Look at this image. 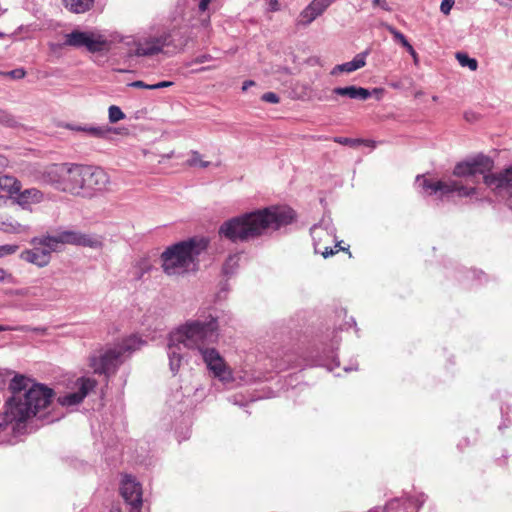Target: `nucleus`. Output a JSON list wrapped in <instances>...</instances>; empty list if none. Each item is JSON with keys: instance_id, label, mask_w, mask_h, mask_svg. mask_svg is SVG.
I'll return each mask as SVG.
<instances>
[{"instance_id": "1", "label": "nucleus", "mask_w": 512, "mask_h": 512, "mask_svg": "<svg viewBox=\"0 0 512 512\" xmlns=\"http://www.w3.org/2000/svg\"><path fill=\"white\" fill-rule=\"evenodd\" d=\"M295 218L288 206H270L233 217L219 228V234L231 242H248L286 226Z\"/></svg>"}, {"instance_id": "2", "label": "nucleus", "mask_w": 512, "mask_h": 512, "mask_svg": "<svg viewBox=\"0 0 512 512\" xmlns=\"http://www.w3.org/2000/svg\"><path fill=\"white\" fill-rule=\"evenodd\" d=\"M54 397V391L42 384H33L23 396H12L5 405L0 430L12 422H23L47 408Z\"/></svg>"}, {"instance_id": "3", "label": "nucleus", "mask_w": 512, "mask_h": 512, "mask_svg": "<svg viewBox=\"0 0 512 512\" xmlns=\"http://www.w3.org/2000/svg\"><path fill=\"white\" fill-rule=\"evenodd\" d=\"M494 167L493 160L483 154H479L467 161L458 163L453 170L457 177H474L482 175L484 183L489 187L505 189L512 203V165L499 173H490Z\"/></svg>"}, {"instance_id": "4", "label": "nucleus", "mask_w": 512, "mask_h": 512, "mask_svg": "<svg viewBox=\"0 0 512 512\" xmlns=\"http://www.w3.org/2000/svg\"><path fill=\"white\" fill-rule=\"evenodd\" d=\"M218 339V322L210 317L208 321L190 320L170 334L174 344L203 353Z\"/></svg>"}, {"instance_id": "5", "label": "nucleus", "mask_w": 512, "mask_h": 512, "mask_svg": "<svg viewBox=\"0 0 512 512\" xmlns=\"http://www.w3.org/2000/svg\"><path fill=\"white\" fill-rule=\"evenodd\" d=\"M205 239H189L176 243L161 254L162 268L168 276H180L187 273L195 265L197 256L206 249Z\"/></svg>"}, {"instance_id": "6", "label": "nucleus", "mask_w": 512, "mask_h": 512, "mask_svg": "<svg viewBox=\"0 0 512 512\" xmlns=\"http://www.w3.org/2000/svg\"><path fill=\"white\" fill-rule=\"evenodd\" d=\"M141 340L136 336H130L117 347L106 350L101 356L91 358V367L97 374L115 373L122 363V356L126 352H132L139 348Z\"/></svg>"}, {"instance_id": "7", "label": "nucleus", "mask_w": 512, "mask_h": 512, "mask_svg": "<svg viewBox=\"0 0 512 512\" xmlns=\"http://www.w3.org/2000/svg\"><path fill=\"white\" fill-rule=\"evenodd\" d=\"M34 243L49 246L50 249L58 250L59 245H76L90 248H97L101 245L100 241L91 235L81 233L79 231L66 230L59 232L57 235H42L34 240Z\"/></svg>"}, {"instance_id": "8", "label": "nucleus", "mask_w": 512, "mask_h": 512, "mask_svg": "<svg viewBox=\"0 0 512 512\" xmlns=\"http://www.w3.org/2000/svg\"><path fill=\"white\" fill-rule=\"evenodd\" d=\"M64 46L73 48H86L90 53H97L105 50L108 42L103 35L94 32L74 30L65 35Z\"/></svg>"}, {"instance_id": "9", "label": "nucleus", "mask_w": 512, "mask_h": 512, "mask_svg": "<svg viewBox=\"0 0 512 512\" xmlns=\"http://www.w3.org/2000/svg\"><path fill=\"white\" fill-rule=\"evenodd\" d=\"M21 209L16 205L0 203V230L10 234L26 233L29 226L21 221Z\"/></svg>"}, {"instance_id": "10", "label": "nucleus", "mask_w": 512, "mask_h": 512, "mask_svg": "<svg viewBox=\"0 0 512 512\" xmlns=\"http://www.w3.org/2000/svg\"><path fill=\"white\" fill-rule=\"evenodd\" d=\"M84 198L103 191L110 183L108 174L100 167L82 165Z\"/></svg>"}, {"instance_id": "11", "label": "nucleus", "mask_w": 512, "mask_h": 512, "mask_svg": "<svg viewBox=\"0 0 512 512\" xmlns=\"http://www.w3.org/2000/svg\"><path fill=\"white\" fill-rule=\"evenodd\" d=\"M422 187L430 195L440 192L441 195H446L452 192H457L460 196H469L475 192L474 188H468L459 183L458 181H432L424 179Z\"/></svg>"}, {"instance_id": "12", "label": "nucleus", "mask_w": 512, "mask_h": 512, "mask_svg": "<svg viewBox=\"0 0 512 512\" xmlns=\"http://www.w3.org/2000/svg\"><path fill=\"white\" fill-rule=\"evenodd\" d=\"M120 492L124 500L131 506L130 512H141L142 489L134 478L125 475L121 482Z\"/></svg>"}, {"instance_id": "13", "label": "nucleus", "mask_w": 512, "mask_h": 512, "mask_svg": "<svg viewBox=\"0 0 512 512\" xmlns=\"http://www.w3.org/2000/svg\"><path fill=\"white\" fill-rule=\"evenodd\" d=\"M38 237L31 239L30 243L33 246L31 249H26L21 252L20 258L23 261L34 264L40 268L47 266L51 261V254L55 252V249H50L49 246L43 244L34 243V240Z\"/></svg>"}, {"instance_id": "14", "label": "nucleus", "mask_w": 512, "mask_h": 512, "mask_svg": "<svg viewBox=\"0 0 512 512\" xmlns=\"http://www.w3.org/2000/svg\"><path fill=\"white\" fill-rule=\"evenodd\" d=\"M61 192L84 198L82 165H69Z\"/></svg>"}, {"instance_id": "15", "label": "nucleus", "mask_w": 512, "mask_h": 512, "mask_svg": "<svg viewBox=\"0 0 512 512\" xmlns=\"http://www.w3.org/2000/svg\"><path fill=\"white\" fill-rule=\"evenodd\" d=\"M76 384L79 387L77 392L69 393L58 398V402L62 406H73L81 403L88 393L96 387L97 381L95 379L82 377L77 380Z\"/></svg>"}, {"instance_id": "16", "label": "nucleus", "mask_w": 512, "mask_h": 512, "mask_svg": "<svg viewBox=\"0 0 512 512\" xmlns=\"http://www.w3.org/2000/svg\"><path fill=\"white\" fill-rule=\"evenodd\" d=\"M69 164H52L42 173V181L61 191Z\"/></svg>"}, {"instance_id": "17", "label": "nucleus", "mask_w": 512, "mask_h": 512, "mask_svg": "<svg viewBox=\"0 0 512 512\" xmlns=\"http://www.w3.org/2000/svg\"><path fill=\"white\" fill-rule=\"evenodd\" d=\"M333 0H313L299 15L298 24L309 25L331 5Z\"/></svg>"}, {"instance_id": "18", "label": "nucleus", "mask_w": 512, "mask_h": 512, "mask_svg": "<svg viewBox=\"0 0 512 512\" xmlns=\"http://www.w3.org/2000/svg\"><path fill=\"white\" fill-rule=\"evenodd\" d=\"M162 50L168 48L167 52H178L181 51L188 42L187 37L177 29H173L168 33H164L159 36Z\"/></svg>"}, {"instance_id": "19", "label": "nucleus", "mask_w": 512, "mask_h": 512, "mask_svg": "<svg viewBox=\"0 0 512 512\" xmlns=\"http://www.w3.org/2000/svg\"><path fill=\"white\" fill-rule=\"evenodd\" d=\"M45 199L44 193L37 188H29L24 191H19L15 197L16 204L22 209L31 211V206L43 202Z\"/></svg>"}, {"instance_id": "20", "label": "nucleus", "mask_w": 512, "mask_h": 512, "mask_svg": "<svg viewBox=\"0 0 512 512\" xmlns=\"http://www.w3.org/2000/svg\"><path fill=\"white\" fill-rule=\"evenodd\" d=\"M201 355L209 370H211L216 377H222L224 375L226 364L215 348H208L204 350Z\"/></svg>"}, {"instance_id": "21", "label": "nucleus", "mask_w": 512, "mask_h": 512, "mask_svg": "<svg viewBox=\"0 0 512 512\" xmlns=\"http://www.w3.org/2000/svg\"><path fill=\"white\" fill-rule=\"evenodd\" d=\"M162 51L159 37H151L137 43L135 54L137 56H152Z\"/></svg>"}, {"instance_id": "22", "label": "nucleus", "mask_w": 512, "mask_h": 512, "mask_svg": "<svg viewBox=\"0 0 512 512\" xmlns=\"http://www.w3.org/2000/svg\"><path fill=\"white\" fill-rule=\"evenodd\" d=\"M333 93L350 99L367 100L371 93L368 89L357 86L336 87Z\"/></svg>"}, {"instance_id": "23", "label": "nucleus", "mask_w": 512, "mask_h": 512, "mask_svg": "<svg viewBox=\"0 0 512 512\" xmlns=\"http://www.w3.org/2000/svg\"><path fill=\"white\" fill-rule=\"evenodd\" d=\"M366 64L365 58L363 55L358 54L354 59L350 62H346L343 64L336 65L332 71L331 75H338L340 73H351L354 72L362 67H364Z\"/></svg>"}, {"instance_id": "24", "label": "nucleus", "mask_w": 512, "mask_h": 512, "mask_svg": "<svg viewBox=\"0 0 512 512\" xmlns=\"http://www.w3.org/2000/svg\"><path fill=\"white\" fill-rule=\"evenodd\" d=\"M76 131L87 133L89 136L95 138L108 139L114 132V129L108 125L106 126H78L74 128Z\"/></svg>"}, {"instance_id": "25", "label": "nucleus", "mask_w": 512, "mask_h": 512, "mask_svg": "<svg viewBox=\"0 0 512 512\" xmlns=\"http://www.w3.org/2000/svg\"><path fill=\"white\" fill-rule=\"evenodd\" d=\"M62 3L70 12L80 14L89 11L94 0H62Z\"/></svg>"}, {"instance_id": "26", "label": "nucleus", "mask_w": 512, "mask_h": 512, "mask_svg": "<svg viewBox=\"0 0 512 512\" xmlns=\"http://www.w3.org/2000/svg\"><path fill=\"white\" fill-rule=\"evenodd\" d=\"M21 182L13 176H0V188L10 194H16L21 190Z\"/></svg>"}, {"instance_id": "27", "label": "nucleus", "mask_w": 512, "mask_h": 512, "mask_svg": "<svg viewBox=\"0 0 512 512\" xmlns=\"http://www.w3.org/2000/svg\"><path fill=\"white\" fill-rule=\"evenodd\" d=\"M168 348H169L168 355L170 358V368L174 373H176L181 364V355H180L181 348H180L179 344L172 343V341L170 339H169Z\"/></svg>"}, {"instance_id": "28", "label": "nucleus", "mask_w": 512, "mask_h": 512, "mask_svg": "<svg viewBox=\"0 0 512 512\" xmlns=\"http://www.w3.org/2000/svg\"><path fill=\"white\" fill-rule=\"evenodd\" d=\"M29 379L22 376V375H16L10 383V389L13 392V396H23L21 392L23 390H26L28 388Z\"/></svg>"}, {"instance_id": "29", "label": "nucleus", "mask_w": 512, "mask_h": 512, "mask_svg": "<svg viewBox=\"0 0 512 512\" xmlns=\"http://www.w3.org/2000/svg\"><path fill=\"white\" fill-rule=\"evenodd\" d=\"M456 58L462 67H468L471 71H475L478 67V62L474 58H470L467 54L458 52Z\"/></svg>"}, {"instance_id": "30", "label": "nucleus", "mask_w": 512, "mask_h": 512, "mask_svg": "<svg viewBox=\"0 0 512 512\" xmlns=\"http://www.w3.org/2000/svg\"><path fill=\"white\" fill-rule=\"evenodd\" d=\"M187 165L190 167L207 168L210 165V162L204 161L201 154L194 151L192 152L191 157L187 160Z\"/></svg>"}, {"instance_id": "31", "label": "nucleus", "mask_w": 512, "mask_h": 512, "mask_svg": "<svg viewBox=\"0 0 512 512\" xmlns=\"http://www.w3.org/2000/svg\"><path fill=\"white\" fill-rule=\"evenodd\" d=\"M388 32L393 36L394 40L399 42L404 48H407L409 45H411L403 33H401L399 30H397L392 25L386 24L385 25Z\"/></svg>"}, {"instance_id": "32", "label": "nucleus", "mask_w": 512, "mask_h": 512, "mask_svg": "<svg viewBox=\"0 0 512 512\" xmlns=\"http://www.w3.org/2000/svg\"><path fill=\"white\" fill-rule=\"evenodd\" d=\"M109 121L111 123H116L122 119L125 118V114L122 112V110L118 107V106H115V105H112L109 107Z\"/></svg>"}, {"instance_id": "33", "label": "nucleus", "mask_w": 512, "mask_h": 512, "mask_svg": "<svg viewBox=\"0 0 512 512\" xmlns=\"http://www.w3.org/2000/svg\"><path fill=\"white\" fill-rule=\"evenodd\" d=\"M333 141L338 144L344 145V146L357 147V146L361 145L362 139H353V138H348V137H334Z\"/></svg>"}, {"instance_id": "34", "label": "nucleus", "mask_w": 512, "mask_h": 512, "mask_svg": "<svg viewBox=\"0 0 512 512\" xmlns=\"http://www.w3.org/2000/svg\"><path fill=\"white\" fill-rule=\"evenodd\" d=\"M19 249L18 245H2L0 246V257L6 256V255H12L17 252Z\"/></svg>"}, {"instance_id": "35", "label": "nucleus", "mask_w": 512, "mask_h": 512, "mask_svg": "<svg viewBox=\"0 0 512 512\" xmlns=\"http://www.w3.org/2000/svg\"><path fill=\"white\" fill-rule=\"evenodd\" d=\"M0 124L6 126H12L14 124L13 117L3 109H0Z\"/></svg>"}, {"instance_id": "36", "label": "nucleus", "mask_w": 512, "mask_h": 512, "mask_svg": "<svg viewBox=\"0 0 512 512\" xmlns=\"http://www.w3.org/2000/svg\"><path fill=\"white\" fill-rule=\"evenodd\" d=\"M262 101L277 104L280 102L279 96L274 92H267L261 96Z\"/></svg>"}, {"instance_id": "37", "label": "nucleus", "mask_w": 512, "mask_h": 512, "mask_svg": "<svg viewBox=\"0 0 512 512\" xmlns=\"http://www.w3.org/2000/svg\"><path fill=\"white\" fill-rule=\"evenodd\" d=\"M453 5L454 0H443L440 5V10L443 14L448 15Z\"/></svg>"}, {"instance_id": "38", "label": "nucleus", "mask_w": 512, "mask_h": 512, "mask_svg": "<svg viewBox=\"0 0 512 512\" xmlns=\"http://www.w3.org/2000/svg\"><path fill=\"white\" fill-rule=\"evenodd\" d=\"M151 85L152 84H146L145 82H143L141 80H137V81H134L129 84V86L134 87V88L154 90V88H151Z\"/></svg>"}, {"instance_id": "39", "label": "nucleus", "mask_w": 512, "mask_h": 512, "mask_svg": "<svg viewBox=\"0 0 512 512\" xmlns=\"http://www.w3.org/2000/svg\"><path fill=\"white\" fill-rule=\"evenodd\" d=\"M342 248L340 247V244H336L335 245V250L332 249V248H325V250L322 252V255L324 258H327L329 256H332L334 255L335 253H337L338 251H340Z\"/></svg>"}, {"instance_id": "40", "label": "nucleus", "mask_w": 512, "mask_h": 512, "mask_svg": "<svg viewBox=\"0 0 512 512\" xmlns=\"http://www.w3.org/2000/svg\"><path fill=\"white\" fill-rule=\"evenodd\" d=\"M12 280V275L10 273H8L6 270H4L3 268H0V283L1 282H11Z\"/></svg>"}, {"instance_id": "41", "label": "nucleus", "mask_w": 512, "mask_h": 512, "mask_svg": "<svg viewBox=\"0 0 512 512\" xmlns=\"http://www.w3.org/2000/svg\"><path fill=\"white\" fill-rule=\"evenodd\" d=\"M407 52L412 56L413 58V61H414V64L415 65H418L419 64V57H418V54L417 52L415 51V49L413 48L412 45H409L407 48H406Z\"/></svg>"}, {"instance_id": "42", "label": "nucleus", "mask_w": 512, "mask_h": 512, "mask_svg": "<svg viewBox=\"0 0 512 512\" xmlns=\"http://www.w3.org/2000/svg\"><path fill=\"white\" fill-rule=\"evenodd\" d=\"M25 71L23 69H15L9 72V75L15 79H21L25 76Z\"/></svg>"}, {"instance_id": "43", "label": "nucleus", "mask_w": 512, "mask_h": 512, "mask_svg": "<svg viewBox=\"0 0 512 512\" xmlns=\"http://www.w3.org/2000/svg\"><path fill=\"white\" fill-rule=\"evenodd\" d=\"M373 5L380 6L385 11L391 10L386 0H373Z\"/></svg>"}, {"instance_id": "44", "label": "nucleus", "mask_w": 512, "mask_h": 512, "mask_svg": "<svg viewBox=\"0 0 512 512\" xmlns=\"http://www.w3.org/2000/svg\"><path fill=\"white\" fill-rule=\"evenodd\" d=\"M212 60V56L210 54H203L194 59V63H204Z\"/></svg>"}, {"instance_id": "45", "label": "nucleus", "mask_w": 512, "mask_h": 512, "mask_svg": "<svg viewBox=\"0 0 512 512\" xmlns=\"http://www.w3.org/2000/svg\"><path fill=\"white\" fill-rule=\"evenodd\" d=\"M172 85H173V82H171V81H162V82H159L156 84H152L151 88L160 89V88L170 87Z\"/></svg>"}, {"instance_id": "46", "label": "nucleus", "mask_w": 512, "mask_h": 512, "mask_svg": "<svg viewBox=\"0 0 512 512\" xmlns=\"http://www.w3.org/2000/svg\"><path fill=\"white\" fill-rule=\"evenodd\" d=\"M210 2H211V0H200L199 9L201 11H205L208 8Z\"/></svg>"}, {"instance_id": "47", "label": "nucleus", "mask_w": 512, "mask_h": 512, "mask_svg": "<svg viewBox=\"0 0 512 512\" xmlns=\"http://www.w3.org/2000/svg\"><path fill=\"white\" fill-rule=\"evenodd\" d=\"M361 145H365V146H368V147H371V148H375L376 147V142L374 140H364V139H362Z\"/></svg>"}, {"instance_id": "48", "label": "nucleus", "mask_w": 512, "mask_h": 512, "mask_svg": "<svg viewBox=\"0 0 512 512\" xmlns=\"http://www.w3.org/2000/svg\"><path fill=\"white\" fill-rule=\"evenodd\" d=\"M255 82L253 80H247L243 83L242 90L246 91L249 87L254 86Z\"/></svg>"}, {"instance_id": "49", "label": "nucleus", "mask_w": 512, "mask_h": 512, "mask_svg": "<svg viewBox=\"0 0 512 512\" xmlns=\"http://www.w3.org/2000/svg\"><path fill=\"white\" fill-rule=\"evenodd\" d=\"M270 6H271V9H272L273 11H276V10L278 9V3H277V1H276V0H271V1H270Z\"/></svg>"}, {"instance_id": "50", "label": "nucleus", "mask_w": 512, "mask_h": 512, "mask_svg": "<svg viewBox=\"0 0 512 512\" xmlns=\"http://www.w3.org/2000/svg\"><path fill=\"white\" fill-rule=\"evenodd\" d=\"M8 330H12V328H10V327H8V326L0 325V332H1V331H8Z\"/></svg>"}, {"instance_id": "51", "label": "nucleus", "mask_w": 512, "mask_h": 512, "mask_svg": "<svg viewBox=\"0 0 512 512\" xmlns=\"http://www.w3.org/2000/svg\"><path fill=\"white\" fill-rule=\"evenodd\" d=\"M212 68H216V67L215 66L214 67H202L199 70H197V72H202V71H205V70H208V69H212Z\"/></svg>"}, {"instance_id": "52", "label": "nucleus", "mask_w": 512, "mask_h": 512, "mask_svg": "<svg viewBox=\"0 0 512 512\" xmlns=\"http://www.w3.org/2000/svg\"><path fill=\"white\" fill-rule=\"evenodd\" d=\"M3 425V423H0V427Z\"/></svg>"}]
</instances>
